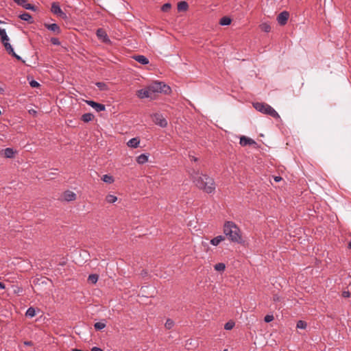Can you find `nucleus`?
I'll list each match as a JSON object with an SVG mask.
<instances>
[{
  "label": "nucleus",
  "instance_id": "72a5a7b5",
  "mask_svg": "<svg viewBox=\"0 0 351 351\" xmlns=\"http://www.w3.org/2000/svg\"><path fill=\"white\" fill-rule=\"evenodd\" d=\"M171 4L170 3H166L161 7V10L164 12H167L170 10Z\"/></svg>",
  "mask_w": 351,
  "mask_h": 351
},
{
  "label": "nucleus",
  "instance_id": "6e6552de",
  "mask_svg": "<svg viewBox=\"0 0 351 351\" xmlns=\"http://www.w3.org/2000/svg\"><path fill=\"white\" fill-rule=\"evenodd\" d=\"M289 13L287 11L280 12L277 16V21L280 25H285L289 19Z\"/></svg>",
  "mask_w": 351,
  "mask_h": 351
},
{
  "label": "nucleus",
  "instance_id": "f3484780",
  "mask_svg": "<svg viewBox=\"0 0 351 351\" xmlns=\"http://www.w3.org/2000/svg\"><path fill=\"white\" fill-rule=\"evenodd\" d=\"M133 58L138 62L142 64H149V60L147 58H146L145 56L143 55H138L134 56Z\"/></svg>",
  "mask_w": 351,
  "mask_h": 351
},
{
  "label": "nucleus",
  "instance_id": "603ef678",
  "mask_svg": "<svg viewBox=\"0 0 351 351\" xmlns=\"http://www.w3.org/2000/svg\"><path fill=\"white\" fill-rule=\"evenodd\" d=\"M348 247L351 249V241L348 243Z\"/></svg>",
  "mask_w": 351,
  "mask_h": 351
},
{
  "label": "nucleus",
  "instance_id": "8fccbe9b",
  "mask_svg": "<svg viewBox=\"0 0 351 351\" xmlns=\"http://www.w3.org/2000/svg\"><path fill=\"white\" fill-rule=\"evenodd\" d=\"M279 300V297L278 295H274V301L276 302V301H278Z\"/></svg>",
  "mask_w": 351,
  "mask_h": 351
},
{
  "label": "nucleus",
  "instance_id": "58836bf2",
  "mask_svg": "<svg viewBox=\"0 0 351 351\" xmlns=\"http://www.w3.org/2000/svg\"><path fill=\"white\" fill-rule=\"evenodd\" d=\"M29 85L32 87V88H36V87H38L39 86V83L34 80H32V81L29 82Z\"/></svg>",
  "mask_w": 351,
  "mask_h": 351
},
{
  "label": "nucleus",
  "instance_id": "0eeeda50",
  "mask_svg": "<svg viewBox=\"0 0 351 351\" xmlns=\"http://www.w3.org/2000/svg\"><path fill=\"white\" fill-rule=\"evenodd\" d=\"M154 121L156 125L162 128H165L167 125V120L162 117V115L159 114H155L154 115Z\"/></svg>",
  "mask_w": 351,
  "mask_h": 351
},
{
  "label": "nucleus",
  "instance_id": "9b49d317",
  "mask_svg": "<svg viewBox=\"0 0 351 351\" xmlns=\"http://www.w3.org/2000/svg\"><path fill=\"white\" fill-rule=\"evenodd\" d=\"M86 102L87 103V104L88 106H90L92 108H93L98 112L104 111L106 109L105 105L97 103V102H95L94 101L86 100Z\"/></svg>",
  "mask_w": 351,
  "mask_h": 351
},
{
  "label": "nucleus",
  "instance_id": "20e7f679",
  "mask_svg": "<svg viewBox=\"0 0 351 351\" xmlns=\"http://www.w3.org/2000/svg\"><path fill=\"white\" fill-rule=\"evenodd\" d=\"M149 90H152V93H160L169 94L171 92V88L164 82H154L149 85Z\"/></svg>",
  "mask_w": 351,
  "mask_h": 351
},
{
  "label": "nucleus",
  "instance_id": "f257e3e1",
  "mask_svg": "<svg viewBox=\"0 0 351 351\" xmlns=\"http://www.w3.org/2000/svg\"><path fill=\"white\" fill-rule=\"evenodd\" d=\"M191 177L193 183L199 189L208 194H212L215 192V182L213 178L207 174L194 171L191 173Z\"/></svg>",
  "mask_w": 351,
  "mask_h": 351
},
{
  "label": "nucleus",
  "instance_id": "1a4fd4ad",
  "mask_svg": "<svg viewBox=\"0 0 351 351\" xmlns=\"http://www.w3.org/2000/svg\"><path fill=\"white\" fill-rule=\"evenodd\" d=\"M44 26L48 30L52 32L53 33H54L56 35H59L62 32L60 27L56 23L49 24V23H44Z\"/></svg>",
  "mask_w": 351,
  "mask_h": 351
},
{
  "label": "nucleus",
  "instance_id": "412c9836",
  "mask_svg": "<svg viewBox=\"0 0 351 351\" xmlns=\"http://www.w3.org/2000/svg\"><path fill=\"white\" fill-rule=\"evenodd\" d=\"M19 18L23 20V21H28L30 23H32L33 21H32V16L27 13V12H24L23 14H21L20 16H19Z\"/></svg>",
  "mask_w": 351,
  "mask_h": 351
},
{
  "label": "nucleus",
  "instance_id": "f704fd0d",
  "mask_svg": "<svg viewBox=\"0 0 351 351\" xmlns=\"http://www.w3.org/2000/svg\"><path fill=\"white\" fill-rule=\"evenodd\" d=\"M306 323L304 321L300 320L297 323V328L300 329H305L306 328Z\"/></svg>",
  "mask_w": 351,
  "mask_h": 351
},
{
  "label": "nucleus",
  "instance_id": "2eb2a0df",
  "mask_svg": "<svg viewBox=\"0 0 351 351\" xmlns=\"http://www.w3.org/2000/svg\"><path fill=\"white\" fill-rule=\"evenodd\" d=\"M77 197L76 194L71 191H66L63 193V199L66 202H71L75 200Z\"/></svg>",
  "mask_w": 351,
  "mask_h": 351
},
{
  "label": "nucleus",
  "instance_id": "37998d69",
  "mask_svg": "<svg viewBox=\"0 0 351 351\" xmlns=\"http://www.w3.org/2000/svg\"><path fill=\"white\" fill-rule=\"evenodd\" d=\"M274 180L275 182H280L282 180V178L280 176H275L274 178Z\"/></svg>",
  "mask_w": 351,
  "mask_h": 351
},
{
  "label": "nucleus",
  "instance_id": "f03ea898",
  "mask_svg": "<svg viewBox=\"0 0 351 351\" xmlns=\"http://www.w3.org/2000/svg\"><path fill=\"white\" fill-rule=\"evenodd\" d=\"M223 233L228 239L234 243L243 242L240 228L233 221H226L223 225Z\"/></svg>",
  "mask_w": 351,
  "mask_h": 351
},
{
  "label": "nucleus",
  "instance_id": "49530a36",
  "mask_svg": "<svg viewBox=\"0 0 351 351\" xmlns=\"http://www.w3.org/2000/svg\"><path fill=\"white\" fill-rule=\"evenodd\" d=\"M343 296L345 297V298L349 297L350 296V293L348 291H344L343 293Z\"/></svg>",
  "mask_w": 351,
  "mask_h": 351
},
{
  "label": "nucleus",
  "instance_id": "c03bdc74",
  "mask_svg": "<svg viewBox=\"0 0 351 351\" xmlns=\"http://www.w3.org/2000/svg\"><path fill=\"white\" fill-rule=\"evenodd\" d=\"M91 351H103L100 348L98 347H93L91 349Z\"/></svg>",
  "mask_w": 351,
  "mask_h": 351
},
{
  "label": "nucleus",
  "instance_id": "09e8293b",
  "mask_svg": "<svg viewBox=\"0 0 351 351\" xmlns=\"http://www.w3.org/2000/svg\"><path fill=\"white\" fill-rule=\"evenodd\" d=\"M5 288V285L3 282H0V289H4Z\"/></svg>",
  "mask_w": 351,
  "mask_h": 351
},
{
  "label": "nucleus",
  "instance_id": "393cba45",
  "mask_svg": "<svg viewBox=\"0 0 351 351\" xmlns=\"http://www.w3.org/2000/svg\"><path fill=\"white\" fill-rule=\"evenodd\" d=\"M231 23L230 18L228 16H223L220 19L219 24L221 25H228Z\"/></svg>",
  "mask_w": 351,
  "mask_h": 351
},
{
  "label": "nucleus",
  "instance_id": "aec40b11",
  "mask_svg": "<svg viewBox=\"0 0 351 351\" xmlns=\"http://www.w3.org/2000/svg\"><path fill=\"white\" fill-rule=\"evenodd\" d=\"M3 154L5 158H12L14 157L15 151L12 148H5L3 150Z\"/></svg>",
  "mask_w": 351,
  "mask_h": 351
},
{
  "label": "nucleus",
  "instance_id": "f8f14e48",
  "mask_svg": "<svg viewBox=\"0 0 351 351\" xmlns=\"http://www.w3.org/2000/svg\"><path fill=\"white\" fill-rule=\"evenodd\" d=\"M239 143L241 146L245 147L247 145H256V143L252 138L247 137L245 136H242L240 138Z\"/></svg>",
  "mask_w": 351,
  "mask_h": 351
},
{
  "label": "nucleus",
  "instance_id": "7ed1b4c3",
  "mask_svg": "<svg viewBox=\"0 0 351 351\" xmlns=\"http://www.w3.org/2000/svg\"><path fill=\"white\" fill-rule=\"evenodd\" d=\"M254 108L258 112L269 115L275 119H280V115L270 105L266 103L262 102H255L253 103Z\"/></svg>",
  "mask_w": 351,
  "mask_h": 351
},
{
  "label": "nucleus",
  "instance_id": "de8ad7c7",
  "mask_svg": "<svg viewBox=\"0 0 351 351\" xmlns=\"http://www.w3.org/2000/svg\"><path fill=\"white\" fill-rule=\"evenodd\" d=\"M190 158H191V161H194V162L197 161V158H196V157H195V156H190Z\"/></svg>",
  "mask_w": 351,
  "mask_h": 351
},
{
  "label": "nucleus",
  "instance_id": "a211bd4d",
  "mask_svg": "<svg viewBox=\"0 0 351 351\" xmlns=\"http://www.w3.org/2000/svg\"><path fill=\"white\" fill-rule=\"evenodd\" d=\"M148 154H142L136 158V162L140 165L145 164L148 161Z\"/></svg>",
  "mask_w": 351,
  "mask_h": 351
},
{
  "label": "nucleus",
  "instance_id": "c756f323",
  "mask_svg": "<svg viewBox=\"0 0 351 351\" xmlns=\"http://www.w3.org/2000/svg\"><path fill=\"white\" fill-rule=\"evenodd\" d=\"M3 45L9 54H14V49L9 42L3 43Z\"/></svg>",
  "mask_w": 351,
  "mask_h": 351
},
{
  "label": "nucleus",
  "instance_id": "ddd939ff",
  "mask_svg": "<svg viewBox=\"0 0 351 351\" xmlns=\"http://www.w3.org/2000/svg\"><path fill=\"white\" fill-rule=\"evenodd\" d=\"M96 34H97V37L99 39H101L104 43H108L110 42L106 31L104 30L103 29H101V28L98 29L97 30Z\"/></svg>",
  "mask_w": 351,
  "mask_h": 351
},
{
  "label": "nucleus",
  "instance_id": "6ab92c4d",
  "mask_svg": "<svg viewBox=\"0 0 351 351\" xmlns=\"http://www.w3.org/2000/svg\"><path fill=\"white\" fill-rule=\"evenodd\" d=\"M225 240V237L222 235L217 236L212 239L210 241V244L214 246H217L221 241Z\"/></svg>",
  "mask_w": 351,
  "mask_h": 351
},
{
  "label": "nucleus",
  "instance_id": "39448f33",
  "mask_svg": "<svg viewBox=\"0 0 351 351\" xmlns=\"http://www.w3.org/2000/svg\"><path fill=\"white\" fill-rule=\"evenodd\" d=\"M51 12L62 19L67 18L66 14L62 10L60 4L58 2H53L51 3Z\"/></svg>",
  "mask_w": 351,
  "mask_h": 351
},
{
  "label": "nucleus",
  "instance_id": "864d4df0",
  "mask_svg": "<svg viewBox=\"0 0 351 351\" xmlns=\"http://www.w3.org/2000/svg\"><path fill=\"white\" fill-rule=\"evenodd\" d=\"M189 340H188V341H187V342H186V345L188 344V342H189ZM191 341H192V340H190V342H189V344H190V345L191 344Z\"/></svg>",
  "mask_w": 351,
  "mask_h": 351
},
{
  "label": "nucleus",
  "instance_id": "473e14b6",
  "mask_svg": "<svg viewBox=\"0 0 351 351\" xmlns=\"http://www.w3.org/2000/svg\"><path fill=\"white\" fill-rule=\"evenodd\" d=\"M173 326L174 322L171 319H167L165 324V328L167 329H171L173 327Z\"/></svg>",
  "mask_w": 351,
  "mask_h": 351
},
{
  "label": "nucleus",
  "instance_id": "bb28decb",
  "mask_svg": "<svg viewBox=\"0 0 351 351\" xmlns=\"http://www.w3.org/2000/svg\"><path fill=\"white\" fill-rule=\"evenodd\" d=\"M260 27L265 32H269L271 31V26L268 23H263Z\"/></svg>",
  "mask_w": 351,
  "mask_h": 351
},
{
  "label": "nucleus",
  "instance_id": "4c0bfd02",
  "mask_svg": "<svg viewBox=\"0 0 351 351\" xmlns=\"http://www.w3.org/2000/svg\"><path fill=\"white\" fill-rule=\"evenodd\" d=\"M274 319V316L273 315H267L265 318H264V321L266 322V323H269V322H271V321H273Z\"/></svg>",
  "mask_w": 351,
  "mask_h": 351
},
{
  "label": "nucleus",
  "instance_id": "c9c22d12",
  "mask_svg": "<svg viewBox=\"0 0 351 351\" xmlns=\"http://www.w3.org/2000/svg\"><path fill=\"white\" fill-rule=\"evenodd\" d=\"M234 326V323L233 322H228L225 325H224V328L227 330H231Z\"/></svg>",
  "mask_w": 351,
  "mask_h": 351
},
{
  "label": "nucleus",
  "instance_id": "2f4dec72",
  "mask_svg": "<svg viewBox=\"0 0 351 351\" xmlns=\"http://www.w3.org/2000/svg\"><path fill=\"white\" fill-rule=\"evenodd\" d=\"M25 315L29 317H33L36 315L35 309L33 307H29L27 308Z\"/></svg>",
  "mask_w": 351,
  "mask_h": 351
},
{
  "label": "nucleus",
  "instance_id": "a878e982",
  "mask_svg": "<svg viewBox=\"0 0 351 351\" xmlns=\"http://www.w3.org/2000/svg\"><path fill=\"white\" fill-rule=\"evenodd\" d=\"M101 180L106 182V183H108V184H111L114 182V178L112 176H110V175H104L103 176Z\"/></svg>",
  "mask_w": 351,
  "mask_h": 351
},
{
  "label": "nucleus",
  "instance_id": "cd10ccee",
  "mask_svg": "<svg viewBox=\"0 0 351 351\" xmlns=\"http://www.w3.org/2000/svg\"><path fill=\"white\" fill-rule=\"evenodd\" d=\"M106 200L107 202L112 204L114 203L117 200V197L114 195L109 194L106 195Z\"/></svg>",
  "mask_w": 351,
  "mask_h": 351
},
{
  "label": "nucleus",
  "instance_id": "79ce46f5",
  "mask_svg": "<svg viewBox=\"0 0 351 351\" xmlns=\"http://www.w3.org/2000/svg\"><path fill=\"white\" fill-rule=\"evenodd\" d=\"M96 84L100 89H104V86H105V84L102 82H97Z\"/></svg>",
  "mask_w": 351,
  "mask_h": 351
},
{
  "label": "nucleus",
  "instance_id": "4468645a",
  "mask_svg": "<svg viewBox=\"0 0 351 351\" xmlns=\"http://www.w3.org/2000/svg\"><path fill=\"white\" fill-rule=\"evenodd\" d=\"M152 90H149V86L147 88L141 89L137 91V96L141 98H148L152 96Z\"/></svg>",
  "mask_w": 351,
  "mask_h": 351
},
{
  "label": "nucleus",
  "instance_id": "9d476101",
  "mask_svg": "<svg viewBox=\"0 0 351 351\" xmlns=\"http://www.w3.org/2000/svg\"><path fill=\"white\" fill-rule=\"evenodd\" d=\"M13 1L17 5L24 8L26 10H33V11L36 10V8L34 5L27 3V0H13Z\"/></svg>",
  "mask_w": 351,
  "mask_h": 351
},
{
  "label": "nucleus",
  "instance_id": "4be33fe9",
  "mask_svg": "<svg viewBox=\"0 0 351 351\" xmlns=\"http://www.w3.org/2000/svg\"><path fill=\"white\" fill-rule=\"evenodd\" d=\"M189 8L188 3L186 1H180L178 3V10L181 11H186Z\"/></svg>",
  "mask_w": 351,
  "mask_h": 351
},
{
  "label": "nucleus",
  "instance_id": "e433bc0d",
  "mask_svg": "<svg viewBox=\"0 0 351 351\" xmlns=\"http://www.w3.org/2000/svg\"><path fill=\"white\" fill-rule=\"evenodd\" d=\"M50 41L53 45L58 46L60 45V42L58 38H51Z\"/></svg>",
  "mask_w": 351,
  "mask_h": 351
},
{
  "label": "nucleus",
  "instance_id": "a18cd8bd",
  "mask_svg": "<svg viewBox=\"0 0 351 351\" xmlns=\"http://www.w3.org/2000/svg\"><path fill=\"white\" fill-rule=\"evenodd\" d=\"M12 56H14V58H16L17 60H21V58L18 56L17 54H16V53L14 51V54H11Z\"/></svg>",
  "mask_w": 351,
  "mask_h": 351
},
{
  "label": "nucleus",
  "instance_id": "7c9ffc66",
  "mask_svg": "<svg viewBox=\"0 0 351 351\" xmlns=\"http://www.w3.org/2000/svg\"><path fill=\"white\" fill-rule=\"evenodd\" d=\"M106 323L101 322H96L94 324V327L97 330H101L104 329L106 327Z\"/></svg>",
  "mask_w": 351,
  "mask_h": 351
},
{
  "label": "nucleus",
  "instance_id": "dca6fc26",
  "mask_svg": "<svg viewBox=\"0 0 351 351\" xmlns=\"http://www.w3.org/2000/svg\"><path fill=\"white\" fill-rule=\"evenodd\" d=\"M140 139L138 137L131 138L128 143L127 145L132 148H136L139 146Z\"/></svg>",
  "mask_w": 351,
  "mask_h": 351
},
{
  "label": "nucleus",
  "instance_id": "3c124183",
  "mask_svg": "<svg viewBox=\"0 0 351 351\" xmlns=\"http://www.w3.org/2000/svg\"><path fill=\"white\" fill-rule=\"evenodd\" d=\"M202 244L204 246H208V244H207V243H206V242L202 241Z\"/></svg>",
  "mask_w": 351,
  "mask_h": 351
},
{
  "label": "nucleus",
  "instance_id": "423d86ee",
  "mask_svg": "<svg viewBox=\"0 0 351 351\" xmlns=\"http://www.w3.org/2000/svg\"><path fill=\"white\" fill-rule=\"evenodd\" d=\"M49 282H51V281L48 278L44 276L36 277L33 280L34 285L38 287L47 285Z\"/></svg>",
  "mask_w": 351,
  "mask_h": 351
},
{
  "label": "nucleus",
  "instance_id": "a19ab883",
  "mask_svg": "<svg viewBox=\"0 0 351 351\" xmlns=\"http://www.w3.org/2000/svg\"><path fill=\"white\" fill-rule=\"evenodd\" d=\"M1 40L2 43L9 42V38H8V35L6 36H3V37L1 38Z\"/></svg>",
  "mask_w": 351,
  "mask_h": 351
},
{
  "label": "nucleus",
  "instance_id": "c85d7f7f",
  "mask_svg": "<svg viewBox=\"0 0 351 351\" xmlns=\"http://www.w3.org/2000/svg\"><path fill=\"white\" fill-rule=\"evenodd\" d=\"M214 268L216 271H223L226 269V265L224 263H217L216 264L215 266H214Z\"/></svg>",
  "mask_w": 351,
  "mask_h": 351
},
{
  "label": "nucleus",
  "instance_id": "b1692460",
  "mask_svg": "<svg viewBox=\"0 0 351 351\" xmlns=\"http://www.w3.org/2000/svg\"><path fill=\"white\" fill-rule=\"evenodd\" d=\"M99 279L97 274H90L88 276V281L92 284H96Z\"/></svg>",
  "mask_w": 351,
  "mask_h": 351
},
{
  "label": "nucleus",
  "instance_id": "5701e85b",
  "mask_svg": "<svg viewBox=\"0 0 351 351\" xmlns=\"http://www.w3.org/2000/svg\"><path fill=\"white\" fill-rule=\"evenodd\" d=\"M94 118V115L91 113H85L82 116V121L85 123L92 121Z\"/></svg>",
  "mask_w": 351,
  "mask_h": 351
},
{
  "label": "nucleus",
  "instance_id": "ea45409f",
  "mask_svg": "<svg viewBox=\"0 0 351 351\" xmlns=\"http://www.w3.org/2000/svg\"><path fill=\"white\" fill-rule=\"evenodd\" d=\"M7 33L5 29L0 28V37L2 38L3 36H6Z\"/></svg>",
  "mask_w": 351,
  "mask_h": 351
}]
</instances>
